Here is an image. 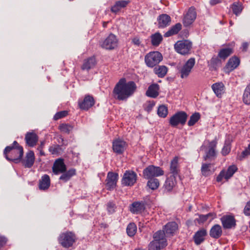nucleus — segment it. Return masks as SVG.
Segmentation results:
<instances>
[{
    "instance_id": "f257e3e1",
    "label": "nucleus",
    "mask_w": 250,
    "mask_h": 250,
    "mask_svg": "<svg viewBox=\"0 0 250 250\" xmlns=\"http://www.w3.org/2000/svg\"><path fill=\"white\" fill-rule=\"evenodd\" d=\"M136 88V84L133 82L126 83L125 79L122 78L116 84L113 89V97L119 101L126 100L134 93Z\"/></svg>"
},
{
    "instance_id": "f03ea898",
    "label": "nucleus",
    "mask_w": 250,
    "mask_h": 250,
    "mask_svg": "<svg viewBox=\"0 0 250 250\" xmlns=\"http://www.w3.org/2000/svg\"><path fill=\"white\" fill-rule=\"evenodd\" d=\"M23 154V148L21 146L14 148V146H8L4 150L6 159L18 163L21 161Z\"/></svg>"
},
{
    "instance_id": "7ed1b4c3",
    "label": "nucleus",
    "mask_w": 250,
    "mask_h": 250,
    "mask_svg": "<svg viewBox=\"0 0 250 250\" xmlns=\"http://www.w3.org/2000/svg\"><path fill=\"white\" fill-rule=\"evenodd\" d=\"M154 240L149 245V250H160L167 245L164 230H158L153 235Z\"/></svg>"
},
{
    "instance_id": "20e7f679",
    "label": "nucleus",
    "mask_w": 250,
    "mask_h": 250,
    "mask_svg": "<svg viewBox=\"0 0 250 250\" xmlns=\"http://www.w3.org/2000/svg\"><path fill=\"white\" fill-rule=\"evenodd\" d=\"M163 60L162 54L158 51H153L148 53L145 58L146 65L153 67L159 64Z\"/></svg>"
},
{
    "instance_id": "39448f33",
    "label": "nucleus",
    "mask_w": 250,
    "mask_h": 250,
    "mask_svg": "<svg viewBox=\"0 0 250 250\" xmlns=\"http://www.w3.org/2000/svg\"><path fill=\"white\" fill-rule=\"evenodd\" d=\"M192 42L189 40H182L178 41L174 45L175 50L182 55H187L190 53L192 48Z\"/></svg>"
},
{
    "instance_id": "423d86ee",
    "label": "nucleus",
    "mask_w": 250,
    "mask_h": 250,
    "mask_svg": "<svg viewBox=\"0 0 250 250\" xmlns=\"http://www.w3.org/2000/svg\"><path fill=\"white\" fill-rule=\"evenodd\" d=\"M188 118V114L185 111H179L175 113L169 119V125L176 127L178 125H184Z\"/></svg>"
},
{
    "instance_id": "0eeeda50",
    "label": "nucleus",
    "mask_w": 250,
    "mask_h": 250,
    "mask_svg": "<svg viewBox=\"0 0 250 250\" xmlns=\"http://www.w3.org/2000/svg\"><path fill=\"white\" fill-rule=\"evenodd\" d=\"M143 174L145 178L149 179L162 176L164 174V171L159 167L150 165L143 170Z\"/></svg>"
},
{
    "instance_id": "6e6552de",
    "label": "nucleus",
    "mask_w": 250,
    "mask_h": 250,
    "mask_svg": "<svg viewBox=\"0 0 250 250\" xmlns=\"http://www.w3.org/2000/svg\"><path fill=\"white\" fill-rule=\"evenodd\" d=\"M59 242L64 248L72 246L75 241V236L71 232L62 233L59 238Z\"/></svg>"
},
{
    "instance_id": "1a4fd4ad",
    "label": "nucleus",
    "mask_w": 250,
    "mask_h": 250,
    "mask_svg": "<svg viewBox=\"0 0 250 250\" xmlns=\"http://www.w3.org/2000/svg\"><path fill=\"white\" fill-rule=\"evenodd\" d=\"M195 63V60L194 58H190L181 67H178V70L180 73L181 78L182 79L186 78L189 75L191 69Z\"/></svg>"
},
{
    "instance_id": "9d476101",
    "label": "nucleus",
    "mask_w": 250,
    "mask_h": 250,
    "mask_svg": "<svg viewBox=\"0 0 250 250\" xmlns=\"http://www.w3.org/2000/svg\"><path fill=\"white\" fill-rule=\"evenodd\" d=\"M137 175L133 171L126 170L124 174L122 179V184L123 186L131 187L136 182Z\"/></svg>"
},
{
    "instance_id": "9b49d317",
    "label": "nucleus",
    "mask_w": 250,
    "mask_h": 250,
    "mask_svg": "<svg viewBox=\"0 0 250 250\" xmlns=\"http://www.w3.org/2000/svg\"><path fill=\"white\" fill-rule=\"evenodd\" d=\"M118 40L116 37L110 34L102 42L101 46L105 49L112 50L117 46Z\"/></svg>"
},
{
    "instance_id": "f8f14e48",
    "label": "nucleus",
    "mask_w": 250,
    "mask_h": 250,
    "mask_svg": "<svg viewBox=\"0 0 250 250\" xmlns=\"http://www.w3.org/2000/svg\"><path fill=\"white\" fill-rule=\"evenodd\" d=\"M196 18V12L193 7L189 8L183 19V23L185 27H188L192 24Z\"/></svg>"
},
{
    "instance_id": "ddd939ff",
    "label": "nucleus",
    "mask_w": 250,
    "mask_h": 250,
    "mask_svg": "<svg viewBox=\"0 0 250 250\" xmlns=\"http://www.w3.org/2000/svg\"><path fill=\"white\" fill-rule=\"evenodd\" d=\"M66 170V167L63 159L59 158L55 160L52 167V171L55 174L58 175L63 173Z\"/></svg>"
},
{
    "instance_id": "4468645a",
    "label": "nucleus",
    "mask_w": 250,
    "mask_h": 250,
    "mask_svg": "<svg viewBox=\"0 0 250 250\" xmlns=\"http://www.w3.org/2000/svg\"><path fill=\"white\" fill-rule=\"evenodd\" d=\"M95 104L94 99L91 96L86 95L82 101L79 102V106L81 109L88 110Z\"/></svg>"
},
{
    "instance_id": "2eb2a0df",
    "label": "nucleus",
    "mask_w": 250,
    "mask_h": 250,
    "mask_svg": "<svg viewBox=\"0 0 250 250\" xmlns=\"http://www.w3.org/2000/svg\"><path fill=\"white\" fill-rule=\"evenodd\" d=\"M126 147V143L120 139H117L113 142V150L117 154H122Z\"/></svg>"
},
{
    "instance_id": "dca6fc26",
    "label": "nucleus",
    "mask_w": 250,
    "mask_h": 250,
    "mask_svg": "<svg viewBox=\"0 0 250 250\" xmlns=\"http://www.w3.org/2000/svg\"><path fill=\"white\" fill-rule=\"evenodd\" d=\"M217 142L216 141L213 140L210 142L209 144V149L206 152V155L204 157L205 160H213L216 157V152L215 148L216 147Z\"/></svg>"
},
{
    "instance_id": "f3484780",
    "label": "nucleus",
    "mask_w": 250,
    "mask_h": 250,
    "mask_svg": "<svg viewBox=\"0 0 250 250\" xmlns=\"http://www.w3.org/2000/svg\"><path fill=\"white\" fill-rule=\"evenodd\" d=\"M118 179V174L110 171L107 173L105 180L106 185L109 188H113L116 186Z\"/></svg>"
},
{
    "instance_id": "a211bd4d",
    "label": "nucleus",
    "mask_w": 250,
    "mask_h": 250,
    "mask_svg": "<svg viewBox=\"0 0 250 250\" xmlns=\"http://www.w3.org/2000/svg\"><path fill=\"white\" fill-rule=\"evenodd\" d=\"M157 21L159 28H165L170 24L171 18L167 14H163L158 17Z\"/></svg>"
},
{
    "instance_id": "6ab92c4d",
    "label": "nucleus",
    "mask_w": 250,
    "mask_h": 250,
    "mask_svg": "<svg viewBox=\"0 0 250 250\" xmlns=\"http://www.w3.org/2000/svg\"><path fill=\"white\" fill-rule=\"evenodd\" d=\"M221 220L223 227L225 229H230L236 225L234 217L231 215L224 216Z\"/></svg>"
},
{
    "instance_id": "aec40b11",
    "label": "nucleus",
    "mask_w": 250,
    "mask_h": 250,
    "mask_svg": "<svg viewBox=\"0 0 250 250\" xmlns=\"http://www.w3.org/2000/svg\"><path fill=\"white\" fill-rule=\"evenodd\" d=\"M201 173L204 176H208L212 174L215 171L214 164L211 163H202L201 168Z\"/></svg>"
},
{
    "instance_id": "412c9836",
    "label": "nucleus",
    "mask_w": 250,
    "mask_h": 250,
    "mask_svg": "<svg viewBox=\"0 0 250 250\" xmlns=\"http://www.w3.org/2000/svg\"><path fill=\"white\" fill-rule=\"evenodd\" d=\"M25 140L28 146L33 147L36 145L38 140V137L35 133L29 132L26 134Z\"/></svg>"
},
{
    "instance_id": "4be33fe9",
    "label": "nucleus",
    "mask_w": 250,
    "mask_h": 250,
    "mask_svg": "<svg viewBox=\"0 0 250 250\" xmlns=\"http://www.w3.org/2000/svg\"><path fill=\"white\" fill-rule=\"evenodd\" d=\"M211 88L216 96L218 98L221 97L225 92V86L222 82L213 83L211 86Z\"/></svg>"
},
{
    "instance_id": "5701e85b",
    "label": "nucleus",
    "mask_w": 250,
    "mask_h": 250,
    "mask_svg": "<svg viewBox=\"0 0 250 250\" xmlns=\"http://www.w3.org/2000/svg\"><path fill=\"white\" fill-rule=\"evenodd\" d=\"M159 85L157 83L151 84L148 88L146 95L149 97L155 98L159 95Z\"/></svg>"
},
{
    "instance_id": "b1692460",
    "label": "nucleus",
    "mask_w": 250,
    "mask_h": 250,
    "mask_svg": "<svg viewBox=\"0 0 250 250\" xmlns=\"http://www.w3.org/2000/svg\"><path fill=\"white\" fill-rule=\"evenodd\" d=\"M170 171L172 174V176H176L178 175L179 171V166L178 164V158L175 157L170 162Z\"/></svg>"
},
{
    "instance_id": "393cba45",
    "label": "nucleus",
    "mask_w": 250,
    "mask_h": 250,
    "mask_svg": "<svg viewBox=\"0 0 250 250\" xmlns=\"http://www.w3.org/2000/svg\"><path fill=\"white\" fill-rule=\"evenodd\" d=\"M35 160L34 153L33 151H30L27 153L25 160L22 161L23 165L26 167H31Z\"/></svg>"
},
{
    "instance_id": "a878e982",
    "label": "nucleus",
    "mask_w": 250,
    "mask_h": 250,
    "mask_svg": "<svg viewBox=\"0 0 250 250\" xmlns=\"http://www.w3.org/2000/svg\"><path fill=\"white\" fill-rule=\"evenodd\" d=\"M240 64V60L236 57L230 58L226 65V68L230 71L235 69Z\"/></svg>"
},
{
    "instance_id": "bb28decb",
    "label": "nucleus",
    "mask_w": 250,
    "mask_h": 250,
    "mask_svg": "<svg viewBox=\"0 0 250 250\" xmlns=\"http://www.w3.org/2000/svg\"><path fill=\"white\" fill-rule=\"evenodd\" d=\"M222 233V230L221 226L219 225H215L210 229V236L215 239L219 238Z\"/></svg>"
},
{
    "instance_id": "cd10ccee",
    "label": "nucleus",
    "mask_w": 250,
    "mask_h": 250,
    "mask_svg": "<svg viewBox=\"0 0 250 250\" xmlns=\"http://www.w3.org/2000/svg\"><path fill=\"white\" fill-rule=\"evenodd\" d=\"M178 228L177 224L174 222L167 223L165 226L164 232H166L167 235H172Z\"/></svg>"
},
{
    "instance_id": "c85d7f7f",
    "label": "nucleus",
    "mask_w": 250,
    "mask_h": 250,
    "mask_svg": "<svg viewBox=\"0 0 250 250\" xmlns=\"http://www.w3.org/2000/svg\"><path fill=\"white\" fill-rule=\"evenodd\" d=\"M207 235L206 229H202L198 231L194 236L195 243L196 245L200 244L204 240V236Z\"/></svg>"
},
{
    "instance_id": "c756f323",
    "label": "nucleus",
    "mask_w": 250,
    "mask_h": 250,
    "mask_svg": "<svg viewBox=\"0 0 250 250\" xmlns=\"http://www.w3.org/2000/svg\"><path fill=\"white\" fill-rule=\"evenodd\" d=\"M182 29V24L180 23H177L174 25L171 26L170 28L165 33L164 36L169 37L172 35L177 34Z\"/></svg>"
},
{
    "instance_id": "7c9ffc66",
    "label": "nucleus",
    "mask_w": 250,
    "mask_h": 250,
    "mask_svg": "<svg viewBox=\"0 0 250 250\" xmlns=\"http://www.w3.org/2000/svg\"><path fill=\"white\" fill-rule=\"evenodd\" d=\"M62 173V175L60 176V180L63 182H66L69 180L73 176L76 174V169L71 168Z\"/></svg>"
},
{
    "instance_id": "2f4dec72",
    "label": "nucleus",
    "mask_w": 250,
    "mask_h": 250,
    "mask_svg": "<svg viewBox=\"0 0 250 250\" xmlns=\"http://www.w3.org/2000/svg\"><path fill=\"white\" fill-rule=\"evenodd\" d=\"M96 64V60L94 57H90L84 60L82 66L83 70H88L92 68Z\"/></svg>"
},
{
    "instance_id": "473e14b6",
    "label": "nucleus",
    "mask_w": 250,
    "mask_h": 250,
    "mask_svg": "<svg viewBox=\"0 0 250 250\" xmlns=\"http://www.w3.org/2000/svg\"><path fill=\"white\" fill-rule=\"evenodd\" d=\"M154 72L158 77L163 78L167 74V68L165 65H158L154 67Z\"/></svg>"
},
{
    "instance_id": "72a5a7b5",
    "label": "nucleus",
    "mask_w": 250,
    "mask_h": 250,
    "mask_svg": "<svg viewBox=\"0 0 250 250\" xmlns=\"http://www.w3.org/2000/svg\"><path fill=\"white\" fill-rule=\"evenodd\" d=\"M128 2L125 0H121L117 1L115 4L111 8L112 12L116 13L119 12L122 8L125 7Z\"/></svg>"
},
{
    "instance_id": "f704fd0d",
    "label": "nucleus",
    "mask_w": 250,
    "mask_h": 250,
    "mask_svg": "<svg viewBox=\"0 0 250 250\" xmlns=\"http://www.w3.org/2000/svg\"><path fill=\"white\" fill-rule=\"evenodd\" d=\"M233 52L232 48L230 47L223 48L219 51L218 57L223 60H225Z\"/></svg>"
},
{
    "instance_id": "c9c22d12",
    "label": "nucleus",
    "mask_w": 250,
    "mask_h": 250,
    "mask_svg": "<svg viewBox=\"0 0 250 250\" xmlns=\"http://www.w3.org/2000/svg\"><path fill=\"white\" fill-rule=\"evenodd\" d=\"M230 7L232 10L233 13L236 16L239 15L243 9L242 3L239 1L234 2L231 5Z\"/></svg>"
},
{
    "instance_id": "e433bc0d",
    "label": "nucleus",
    "mask_w": 250,
    "mask_h": 250,
    "mask_svg": "<svg viewBox=\"0 0 250 250\" xmlns=\"http://www.w3.org/2000/svg\"><path fill=\"white\" fill-rule=\"evenodd\" d=\"M163 40V37L161 34L157 32L151 36V40L152 44L154 46H158Z\"/></svg>"
},
{
    "instance_id": "4c0bfd02",
    "label": "nucleus",
    "mask_w": 250,
    "mask_h": 250,
    "mask_svg": "<svg viewBox=\"0 0 250 250\" xmlns=\"http://www.w3.org/2000/svg\"><path fill=\"white\" fill-rule=\"evenodd\" d=\"M231 150V141L229 138L226 139L224 146L221 150V153L223 156L228 155Z\"/></svg>"
},
{
    "instance_id": "58836bf2",
    "label": "nucleus",
    "mask_w": 250,
    "mask_h": 250,
    "mask_svg": "<svg viewBox=\"0 0 250 250\" xmlns=\"http://www.w3.org/2000/svg\"><path fill=\"white\" fill-rule=\"evenodd\" d=\"M50 180L49 176L46 174L42 176L40 181L39 188H49L50 186Z\"/></svg>"
},
{
    "instance_id": "ea45409f",
    "label": "nucleus",
    "mask_w": 250,
    "mask_h": 250,
    "mask_svg": "<svg viewBox=\"0 0 250 250\" xmlns=\"http://www.w3.org/2000/svg\"><path fill=\"white\" fill-rule=\"evenodd\" d=\"M49 150L52 154L55 155H61L63 152V149L58 145L51 146L49 148Z\"/></svg>"
},
{
    "instance_id": "a19ab883",
    "label": "nucleus",
    "mask_w": 250,
    "mask_h": 250,
    "mask_svg": "<svg viewBox=\"0 0 250 250\" xmlns=\"http://www.w3.org/2000/svg\"><path fill=\"white\" fill-rule=\"evenodd\" d=\"M165 188H175L176 186V176H170L165 182Z\"/></svg>"
},
{
    "instance_id": "79ce46f5",
    "label": "nucleus",
    "mask_w": 250,
    "mask_h": 250,
    "mask_svg": "<svg viewBox=\"0 0 250 250\" xmlns=\"http://www.w3.org/2000/svg\"><path fill=\"white\" fill-rule=\"evenodd\" d=\"M157 114L161 118H166L168 114V109L165 105H160L157 109Z\"/></svg>"
},
{
    "instance_id": "37998d69",
    "label": "nucleus",
    "mask_w": 250,
    "mask_h": 250,
    "mask_svg": "<svg viewBox=\"0 0 250 250\" xmlns=\"http://www.w3.org/2000/svg\"><path fill=\"white\" fill-rule=\"evenodd\" d=\"M200 114L198 112H195L190 117L189 120L188 122V125L189 126L194 125L200 119Z\"/></svg>"
},
{
    "instance_id": "c03bdc74",
    "label": "nucleus",
    "mask_w": 250,
    "mask_h": 250,
    "mask_svg": "<svg viewBox=\"0 0 250 250\" xmlns=\"http://www.w3.org/2000/svg\"><path fill=\"white\" fill-rule=\"evenodd\" d=\"M237 167L235 165H231L229 166L227 170H225V174H226V181H227L229 179L234 173L237 171Z\"/></svg>"
},
{
    "instance_id": "a18cd8bd",
    "label": "nucleus",
    "mask_w": 250,
    "mask_h": 250,
    "mask_svg": "<svg viewBox=\"0 0 250 250\" xmlns=\"http://www.w3.org/2000/svg\"><path fill=\"white\" fill-rule=\"evenodd\" d=\"M155 105V102L154 100L146 101L143 104L144 109L147 113H150Z\"/></svg>"
},
{
    "instance_id": "49530a36",
    "label": "nucleus",
    "mask_w": 250,
    "mask_h": 250,
    "mask_svg": "<svg viewBox=\"0 0 250 250\" xmlns=\"http://www.w3.org/2000/svg\"><path fill=\"white\" fill-rule=\"evenodd\" d=\"M136 230L137 227L134 223H132L128 225L126 228V232L128 236H134L136 232Z\"/></svg>"
},
{
    "instance_id": "de8ad7c7",
    "label": "nucleus",
    "mask_w": 250,
    "mask_h": 250,
    "mask_svg": "<svg viewBox=\"0 0 250 250\" xmlns=\"http://www.w3.org/2000/svg\"><path fill=\"white\" fill-rule=\"evenodd\" d=\"M130 211L134 214H137L141 210V202H135L130 206Z\"/></svg>"
},
{
    "instance_id": "09e8293b",
    "label": "nucleus",
    "mask_w": 250,
    "mask_h": 250,
    "mask_svg": "<svg viewBox=\"0 0 250 250\" xmlns=\"http://www.w3.org/2000/svg\"><path fill=\"white\" fill-rule=\"evenodd\" d=\"M147 186L148 188H158L160 185L159 181L155 178H150L148 179Z\"/></svg>"
},
{
    "instance_id": "8fccbe9b",
    "label": "nucleus",
    "mask_w": 250,
    "mask_h": 250,
    "mask_svg": "<svg viewBox=\"0 0 250 250\" xmlns=\"http://www.w3.org/2000/svg\"><path fill=\"white\" fill-rule=\"evenodd\" d=\"M60 130L65 133H69L72 130L73 126L68 124H62L59 126Z\"/></svg>"
},
{
    "instance_id": "3c124183",
    "label": "nucleus",
    "mask_w": 250,
    "mask_h": 250,
    "mask_svg": "<svg viewBox=\"0 0 250 250\" xmlns=\"http://www.w3.org/2000/svg\"><path fill=\"white\" fill-rule=\"evenodd\" d=\"M243 100L246 104H250V92L246 89L243 94Z\"/></svg>"
},
{
    "instance_id": "603ef678",
    "label": "nucleus",
    "mask_w": 250,
    "mask_h": 250,
    "mask_svg": "<svg viewBox=\"0 0 250 250\" xmlns=\"http://www.w3.org/2000/svg\"><path fill=\"white\" fill-rule=\"evenodd\" d=\"M116 208V205L114 203L111 202H109L107 204V209L108 212L112 214L115 212V209Z\"/></svg>"
},
{
    "instance_id": "864d4df0",
    "label": "nucleus",
    "mask_w": 250,
    "mask_h": 250,
    "mask_svg": "<svg viewBox=\"0 0 250 250\" xmlns=\"http://www.w3.org/2000/svg\"><path fill=\"white\" fill-rule=\"evenodd\" d=\"M67 115V111H62L57 113L54 116V119L55 120H57L62 118H63L66 116Z\"/></svg>"
},
{
    "instance_id": "5fc2aeb1",
    "label": "nucleus",
    "mask_w": 250,
    "mask_h": 250,
    "mask_svg": "<svg viewBox=\"0 0 250 250\" xmlns=\"http://www.w3.org/2000/svg\"><path fill=\"white\" fill-rule=\"evenodd\" d=\"M224 179L226 180L225 170H222L220 172L219 174L217 176L216 178V181L218 182L223 183L224 182Z\"/></svg>"
},
{
    "instance_id": "6e6d98bb",
    "label": "nucleus",
    "mask_w": 250,
    "mask_h": 250,
    "mask_svg": "<svg viewBox=\"0 0 250 250\" xmlns=\"http://www.w3.org/2000/svg\"><path fill=\"white\" fill-rule=\"evenodd\" d=\"M244 213L246 216L250 215V201L247 202L244 209Z\"/></svg>"
},
{
    "instance_id": "4d7b16f0",
    "label": "nucleus",
    "mask_w": 250,
    "mask_h": 250,
    "mask_svg": "<svg viewBox=\"0 0 250 250\" xmlns=\"http://www.w3.org/2000/svg\"><path fill=\"white\" fill-rule=\"evenodd\" d=\"M208 218L206 215H199V218L196 219V221L199 224L204 223L208 220Z\"/></svg>"
},
{
    "instance_id": "13d9d810",
    "label": "nucleus",
    "mask_w": 250,
    "mask_h": 250,
    "mask_svg": "<svg viewBox=\"0 0 250 250\" xmlns=\"http://www.w3.org/2000/svg\"><path fill=\"white\" fill-rule=\"evenodd\" d=\"M7 242V239L4 237L0 236V248L2 247Z\"/></svg>"
},
{
    "instance_id": "bf43d9fd",
    "label": "nucleus",
    "mask_w": 250,
    "mask_h": 250,
    "mask_svg": "<svg viewBox=\"0 0 250 250\" xmlns=\"http://www.w3.org/2000/svg\"><path fill=\"white\" fill-rule=\"evenodd\" d=\"M132 42L133 43L135 44V45H137L138 46L140 44V40H139V39L137 38H134L133 40H132Z\"/></svg>"
},
{
    "instance_id": "052dcab7",
    "label": "nucleus",
    "mask_w": 250,
    "mask_h": 250,
    "mask_svg": "<svg viewBox=\"0 0 250 250\" xmlns=\"http://www.w3.org/2000/svg\"><path fill=\"white\" fill-rule=\"evenodd\" d=\"M206 215L208 219L209 218H211V220L215 218L216 216V214H214V213H209L208 214H206Z\"/></svg>"
},
{
    "instance_id": "680f3d73",
    "label": "nucleus",
    "mask_w": 250,
    "mask_h": 250,
    "mask_svg": "<svg viewBox=\"0 0 250 250\" xmlns=\"http://www.w3.org/2000/svg\"><path fill=\"white\" fill-rule=\"evenodd\" d=\"M248 46H249V44H248V42H244L242 44V50H243V51H246L247 49H248Z\"/></svg>"
},
{
    "instance_id": "e2e57ef3",
    "label": "nucleus",
    "mask_w": 250,
    "mask_h": 250,
    "mask_svg": "<svg viewBox=\"0 0 250 250\" xmlns=\"http://www.w3.org/2000/svg\"><path fill=\"white\" fill-rule=\"evenodd\" d=\"M221 2V0H210L209 3L211 5H214Z\"/></svg>"
},
{
    "instance_id": "0e129e2a",
    "label": "nucleus",
    "mask_w": 250,
    "mask_h": 250,
    "mask_svg": "<svg viewBox=\"0 0 250 250\" xmlns=\"http://www.w3.org/2000/svg\"><path fill=\"white\" fill-rule=\"evenodd\" d=\"M18 146H20L18 143L16 141H14L13 146H14V148L17 147Z\"/></svg>"
},
{
    "instance_id": "69168bd1",
    "label": "nucleus",
    "mask_w": 250,
    "mask_h": 250,
    "mask_svg": "<svg viewBox=\"0 0 250 250\" xmlns=\"http://www.w3.org/2000/svg\"><path fill=\"white\" fill-rule=\"evenodd\" d=\"M44 145V142H42L41 144V145L40 146L38 147V149H40V148H42L43 146Z\"/></svg>"
},
{
    "instance_id": "338daca9",
    "label": "nucleus",
    "mask_w": 250,
    "mask_h": 250,
    "mask_svg": "<svg viewBox=\"0 0 250 250\" xmlns=\"http://www.w3.org/2000/svg\"><path fill=\"white\" fill-rule=\"evenodd\" d=\"M42 148H40V149H38V150L40 151V154H41V155H44V152L42 150Z\"/></svg>"
},
{
    "instance_id": "774afa93",
    "label": "nucleus",
    "mask_w": 250,
    "mask_h": 250,
    "mask_svg": "<svg viewBox=\"0 0 250 250\" xmlns=\"http://www.w3.org/2000/svg\"><path fill=\"white\" fill-rule=\"evenodd\" d=\"M245 89L250 92V83L247 86Z\"/></svg>"
}]
</instances>
